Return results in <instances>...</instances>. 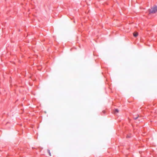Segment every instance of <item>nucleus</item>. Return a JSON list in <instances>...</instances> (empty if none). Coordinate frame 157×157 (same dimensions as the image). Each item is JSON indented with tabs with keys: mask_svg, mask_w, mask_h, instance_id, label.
<instances>
[{
	"mask_svg": "<svg viewBox=\"0 0 157 157\" xmlns=\"http://www.w3.org/2000/svg\"><path fill=\"white\" fill-rule=\"evenodd\" d=\"M157 10H149L147 13L150 15H153L155 14Z\"/></svg>",
	"mask_w": 157,
	"mask_h": 157,
	"instance_id": "f257e3e1",
	"label": "nucleus"
},
{
	"mask_svg": "<svg viewBox=\"0 0 157 157\" xmlns=\"http://www.w3.org/2000/svg\"><path fill=\"white\" fill-rule=\"evenodd\" d=\"M48 153H49V155L51 156V154L50 152V151L49 150H48Z\"/></svg>",
	"mask_w": 157,
	"mask_h": 157,
	"instance_id": "20e7f679",
	"label": "nucleus"
},
{
	"mask_svg": "<svg viewBox=\"0 0 157 157\" xmlns=\"http://www.w3.org/2000/svg\"><path fill=\"white\" fill-rule=\"evenodd\" d=\"M148 10H151V9H148Z\"/></svg>",
	"mask_w": 157,
	"mask_h": 157,
	"instance_id": "0eeeda50",
	"label": "nucleus"
},
{
	"mask_svg": "<svg viewBox=\"0 0 157 157\" xmlns=\"http://www.w3.org/2000/svg\"><path fill=\"white\" fill-rule=\"evenodd\" d=\"M139 117V115H138L137 117H134V119L135 120H136Z\"/></svg>",
	"mask_w": 157,
	"mask_h": 157,
	"instance_id": "423d86ee",
	"label": "nucleus"
},
{
	"mask_svg": "<svg viewBox=\"0 0 157 157\" xmlns=\"http://www.w3.org/2000/svg\"><path fill=\"white\" fill-rule=\"evenodd\" d=\"M118 113L119 112V110L118 109H116L115 110V113Z\"/></svg>",
	"mask_w": 157,
	"mask_h": 157,
	"instance_id": "39448f33",
	"label": "nucleus"
},
{
	"mask_svg": "<svg viewBox=\"0 0 157 157\" xmlns=\"http://www.w3.org/2000/svg\"><path fill=\"white\" fill-rule=\"evenodd\" d=\"M151 10H157V6H154L151 8Z\"/></svg>",
	"mask_w": 157,
	"mask_h": 157,
	"instance_id": "7ed1b4c3",
	"label": "nucleus"
},
{
	"mask_svg": "<svg viewBox=\"0 0 157 157\" xmlns=\"http://www.w3.org/2000/svg\"><path fill=\"white\" fill-rule=\"evenodd\" d=\"M138 33L136 32H135L133 33V36L135 37H136L138 36Z\"/></svg>",
	"mask_w": 157,
	"mask_h": 157,
	"instance_id": "f03ea898",
	"label": "nucleus"
}]
</instances>
